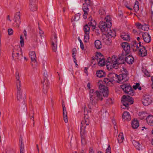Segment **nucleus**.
Listing matches in <instances>:
<instances>
[{"label": "nucleus", "instance_id": "nucleus-7", "mask_svg": "<svg viewBox=\"0 0 153 153\" xmlns=\"http://www.w3.org/2000/svg\"><path fill=\"white\" fill-rule=\"evenodd\" d=\"M42 83L43 84V92L44 94H46L47 93L49 88V83L48 79L46 77L42 81Z\"/></svg>", "mask_w": 153, "mask_h": 153}, {"label": "nucleus", "instance_id": "nucleus-21", "mask_svg": "<svg viewBox=\"0 0 153 153\" xmlns=\"http://www.w3.org/2000/svg\"><path fill=\"white\" fill-rule=\"evenodd\" d=\"M125 58V61L129 64H132L134 61V58L131 55H129Z\"/></svg>", "mask_w": 153, "mask_h": 153}, {"label": "nucleus", "instance_id": "nucleus-60", "mask_svg": "<svg viewBox=\"0 0 153 153\" xmlns=\"http://www.w3.org/2000/svg\"><path fill=\"white\" fill-rule=\"evenodd\" d=\"M23 33H24V35L25 37V39H27V31H26V30H24V31H23Z\"/></svg>", "mask_w": 153, "mask_h": 153}, {"label": "nucleus", "instance_id": "nucleus-34", "mask_svg": "<svg viewBox=\"0 0 153 153\" xmlns=\"http://www.w3.org/2000/svg\"><path fill=\"white\" fill-rule=\"evenodd\" d=\"M134 9L136 12L139 10V2L137 1H136L134 6Z\"/></svg>", "mask_w": 153, "mask_h": 153}, {"label": "nucleus", "instance_id": "nucleus-26", "mask_svg": "<svg viewBox=\"0 0 153 153\" xmlns=\"http://www.w3.org/2000/svg\"><path fill=\"white\" fill-rule=\"evenodd\" d=\"M98 65L100 66H103L105 65V59L104 57L98 59Z\"/></svg>", "mask_w": 153, "mask_h": 153}, {"label": "nucleus", "instance_id": "nucleus-59", "mask_svg": "<svg viewBox=\"0 0 153 153\" xmlns=\"http://www.w3.org/2000/svg\"><path fill=\"white\" fill-rule=\"evenodd\" d=\"M89 153H94V151L93 150V149L90 147L89 150Z\"/></svg>", "mask_w": 153, "mask_h": 153}, {"label": "nucleus", "instance_id": "nucleus-10", "mask_svg": "<svg viewBox=\"0 0 153 153\" xmlns=\"http://www.w3.org/2000/svg\"><path fill=\"white\" fill-rule=\"evenodd\" d=\"M152 100V98L151 96L149 95H146L142 100V102L143 105L147 106L151 104Z\"/></svg>", "mask_w": 153, "mask_h": 153}, {"label": "nucleus", "instance_id": "nucleus-58", "mask_svg": "<svg viewBox=\"0 0 153 153\" xmlns=\"http://www.w3.org/2000/svg\"><path fill=\"white\" fill-rule=\"evenodd\" d=\"M63 119L64 122L65 123H67L68 122L67 116L63 117Z\"/></svg>", "mask_w": 153, "mask_h": 153}, {"label": "nucleus", "instance_id": "nucleus-46", "mask_svg": "<svg viewBox=\"0 0 153 153\" xmlns=\"http://www.w3.org/2000/svg\"><path fill=\"white\" fill-rule=\"evenodd\" d=\"M39 33L40 35V36L42 37V35H44V31L41 29L39 27Z\"/></svg>", "mask_w": 153, "mask_h": 153}, {"label": "nucleus", "instance_id": "nucleus-36", "mask_svg": "<svg viewBox=\"0 0 153 153\" xmlns=\"http://www.w3.org/2000/svg\"><path fill=\"white\" fill-rule=\"evenodd\" d=\"M19 140L21 142V146L20 148V153H23L24 145L23 144V139L21 138Z\"/></svg>", "mask_w": 153, "mask_h": 153}, {"label": "nucleus", "instance_id": "nucleus-1", "mask_svg": "<svg viewBox=\"0 0 153 153\" xmlns=\"http://www.w3.org/2000/svg\"><path fill=\"white\" fill-rule=\"evenodd\" d=\"M102 81H100L98 83L100 92L94 89H91L90 91V102L93 105L97 103L99 100H102V95L104 97H106L108 95V88L102 85Z\"/></svg>", "mask_w": 153, "mask_h": 153}, {"label": "nucleus", "instance_id": "nucleus-18", "mask_svg": "<svg viewBox=\"0 0 153 153\" xmlns=\"http://www.w3.org/2000/svg\"><path fill=\"white\" fill-rule=\"evenodd\" d=\"M122 117L124 121H129L131 119V117L130 114L127 111H125L123 114Z\"/></svg>", "mask_w": 153, "mask_h": 153}, {"label": "nucleus", "instance_id": "nucleus-13", "mask_svg": "<svg viewBox=\"0 0 153 153\" xmlns=\"http://www.w3.org/2000/svg\"><path fill=\"white\" fill-rule=\"evenodd\" d=\"M13 20L16 23V26L19 27V24L21 23L20 13V12H18L16 13L15 15Z\"/></svg>", "mask_w": 153, "mask_h": 153}, {"label": "nucleus", "instance_id": "nucleus-49", "mask_svg": "<svg viewBox=\"0 0 153 153\" xmlns=\"http://www.w3.org/2000/svg\"><path fill=\"white\" fill-rule=\"evenodd\" d=\"M145 114L144 113H139V116H140V119H144V117L145 116L144 115Z\"/></svg>", "mask_w": 153, "mask_h": 153}, {"label": "nucleus", "instance_id": "nucleus-41", "mask_svg": "<svg viewBox=\"0 0 153 153\" xmlns=\"http://www.w3.org/2000/svg\"><path fill=\"white\" fill-rule=\"evenodd\" d=\"M89 34H85V35L84 37V42H88L89 41Z\"/></svg>", "mask_w": 153, "mask_h": 153}, {"label": "nucleus", "instance_id": "nucleus-47", "mask_svg": "<svg viewBox=\"0 0 153 153\" xmlns=\"http://www.w3.org/2000/svg\"><path fill=\"white\" fill-rule=\"evenodd\" d=\"M104 82L105 83H108L109 82H111V81L110 78H105L104 79Z\"/></svg>", "mask_w": 153, "mask_h": 153}, {"label": "nucleus", "instance_id": "nucleus-52", "mask_svg": "<svg viewBox=\"0 0 153 153\" xmlns=\"http://www.w3.org/2000/svg\"><path fill=\"white\" fill-rule=\"evenodd\" d=\"M63 117L67 116L66 109L65 108L63 109Z\"/></svg>", "mask_w": 153, "mask_h": 153}, {"label": "nucleus", "instance_id": "nucleus-6", "mask_svg": "<svg viewBox=\"0 0 153 153\" xmlns=\"http://www.w3.org/2000/svg\"><path fill=\"white\" fill-rule=\"evenodd\" d=\"M21 49L20 48H14L13 51L12 55V57L13 59H14L15 57H16V58L19 59L20 60L22 59L23 57V55L22 53H21V54L20 56L19 55V51H21Z\"/></svg>", "mask_w": 153, "mask_h": 153}, {"label": "nucleus", "instance_id": "nucleus-45", "mask_svg": "<svg viewBox=\"0 0 153 153\" xmlns=\"http://www.w3.org/2000/svg\"><path fill=\"white\" fill-rule=\"evenodd\" d=\"M16 89L17 90V92H21L22 90V86L21 85H16Z\"/></svg>", "mask_w": 153, "mask_h": 153}, {"label": "nucleus", "instance_id": "nucleus-53", "mask_svg": "<svg viewBox=\"0 0 153 153\" xmlns=\"http://www.w3.org/2000/svg\"><path fill=\"white\" fill-rule=\"evenodd\" d=\"M148 27L147 26L146 24H145L142 25L141 29L145 31L147 30Z\"/></svg>", "mask_w": 153, "mask_h": 153}, {"label": "nucleus", "instance_id": "nucleus-31", "mask_svg": "<svg viewBox=\"0 0 153 153\" xmlns=\"http://www.w3.org/2000/svg\"><path fill=\"white\" fill-rule=\"evenodd\" d=\"M124 140V137L123 134L122 132H120L118 136L117 140L118 142L119 143H122Z\"/></svg>", "mask_w": 153, "mask_h": 153}, {"label": "nucleus", "instance_id": "nucleus-8", "mask_svg": "<svg viewBox=\"0 0 153 153\" xmlns=\"http://www.w3.org/2000/svg\"><path fill=\"white\" fill-rule=\"evenodd\" d=\"M130 95H128L127 96L124 95L123 96L122 99V102H124L129 104H132L133 103V99L130 97Z\"/></svg>", "mask_w": 153, "mask_h": 153}, {"label": "nucleus", "instance_id": "nucleus-9", "mask_svg": "<svg viewBox=\"0 0 153 153\" xmlns=\"http://www.w3.org/2000/svg\"><path fill=\"white\" fill-rule=\"evenodd\" d=\"M29 56L31 59V64L32 67H35L37 64L36 57L35 51H31L29 53Z\"/></svg>", "mask_w": 153, "mask_h": 153}, {"label": "nucleus", "instance_id": "nucleus-55", "mask_svg": "<svg viewBox=\"0 0 153 153\" xmlns=\"http://www.w3.org/2000/svg\"><path fill=\"white\" fill-rule=\"evenodd\" d=\"M99 13L101 15H103L105 14V10L103 9H101L99 11Z\"/></svg>", "mask_w": 153, "mask_h": 153}, {"label": "nucleus", "instance_id": "nucleus-63", "mask_svg": "<svg viewBox=\"0 0 153 153\" xmlns=\"http://www.w3.org/2000/svg\"><path fill=\"white\" fill-rule=\"evenodd\" d=\"M85 3L89 4L90 3V0H85Z\"/></svg>", "mask_w": 153, "mask_h": 153}, {"label": "nucleus", "instance_id": "nucleus-48", "mask_svg": "<svg viewBox=\"0 0 153 153\" xmlns=\"http://www.w3.org/2000/svg\"><path fill=\"white\" fill-rule=\"evenodd\" d=\"M20 44L21 47H23L24 45V40L22 35L20 36Z\"/></svg>", "mask_w": 153, "mask_h": 153}, {"label": "nucleus", "instance_id": "nucleus-29", "mask_svg": "<svg viewBox=\"0 0 153 153\" xmlns=\"http://www.w3.org/2000/svg\"><path fill=\"white\" fill-rule=\"evenodd\" d=\"M95 46L97 49H99L102 48L101 42L99 40H97L95 42Z\"/></svg>", "mask_w": 153, "mask_h": 153}, {"label": "nucleus", "instance_id": "nucleus-14", "mask_svg": "<svg viewBox=\"0 0 153 153\" xmlns=\"http://www.w3.org/2000/svg\"><path fill=\"white\" fill-rule=\"evenodd\" d=\"M141 35L144 41L147 43H149L151 41V37L149 34L146 32L142 33Z\"/></svg>", "mask_w": 153, "mask_h": 153}, {"label": "nucleus", "instance_id": "nucleus-2", "mask_svg": "<svg viewBox=\"0 0 153 153\" xmlns=\"http://www.w3.org/2000/svg\"><path fill=\"white\" fill-rule=\"evenodd\" d=\"M88 111L85 108L84 110V119L85 120L82 121L81 123L80 134L81 138V142L82 145H85L86 144V140L85 139L86 132L85 128L86 125L89 124V120L88 119Z\"/></svg>", "mask_w": 153, "mask_h": 153}, {"label": "nucleus", "instance_id": "nucleus-44", "mask_svg": "<svg viewBox=\"0 0 153 153\" xmlns=\"http://www.w3.org/2000/svg\"><path fill=\"white\" fill-rule=\"evenodd\" d=\"M96 56L97 57L96 58V59L97 61H98V59L101 58V57H104L102 54L100 53H97Z\"/></svg>", "mask_w": 153, "mask_h": 153}, {"label": "nucleus", "instance_id": "nucleus-4", "mask_svg": "<svg viewBox=\"0 0 153 153\" xmlns=\"http://www.w3.org/2000/svg\"><path fill=\"white\" fill-rule=\"evenodd\" d=\"M105 22L101 21L99 24V27L102 32H105L106 28H110L112 25L109 16H107L106 17H105Z\"/></svg>", "mask_w": 153, "mask_h": 153}, {"label": "nucleus", "instance_id": "nucleus-23", "mask_svg": "<svg viewBox=\"0 0 153 153\" xmlns=\"http://www.w3.org/2000/svg\"><path fill=\"white\" fill-rule=\"evenodd\" d=\"M110 63L112 67L115 69H117L118 68L119 64L115 59H112Z\"/></svg>", "mask_w": 153, "mask_h": 153}, {"label": "nucleus", "instance_id": "nucleus-27", "mask_svg": "<svg viewBox=\"0 0 153 153\" xmlns=\"http://www.w3.org/2000/svg\"><path fill=\"white\" fill-rule=\"evenodd\" d=\"M121 37L124 40L128 41L130 40V37L129 35L126 33H122L121 35Z\"/></svg>", "mask_w": 153, "mask_h": 153}, {"label": "nucleus", "instance_id": "nucleus-64", "mask_svg": "<svg viewBox=\"0 0 153 153\" xmlns=\"http://www.w3.org/2000/svg\"><path fill=\"white\" fill-rule=\"evenodd\" d=\"M52 42H54L55 43H57V39H53Z\"/></svg>", "mask_w": 153, "mask_h": 153}, {"label": "nucleus", "instance_id": "nucleus-57", "mask_svg": "<svg viewBox=\"0 0 153 153\" xmlns=\"http://www.w3.org/2000/svg\"><path fill=\"white\" fill-rule=\"evenodd\" d=\"M96 59V57H92V59L91 61V62L92 64L95 65L96 63L94 62V60Z\"/></svg>", "mask_w": 153, "mask_h": 153}, {"label": "nucleus", "instance_id": "nucleus-16", "mask_svg": "<svg viewBox=\"0 0 153 153\" xmlns=\"http://www.w3.org/2000/svg\"><path fill=\"white\" fill-rule=\"evenodd\" d=\"M125 56L126 55L122 54H119L118 58L116 59L119 65L124 64L125 63V61L124 60V58H125Z\"/></svg>", "mask_w": 153, "mask_h": 153}, {"label": "nucleus", "instance_id": "nucleus-19", "mask_svg": "<svg viewBox=\"0 0 153 153\" xmlns=\"http://www.w3.org/2000/svg\"><path fill=\"white\" fill-rule=\"evenodd\" d=\"M96 75L97 76L100 78L105 77L106 75L105 72L102 70H97L96 72Z\"/></svg>", "mask_w": 153, "mask_h": 153}, {"label": "nucleus", "instance_id": "nucleus-33", "mask_svg": "<svg viewBox=\"0 0 153 153\" xmlns=\"http://www.w3.org/2000/svg\"><path fill=\"white\" fill-rule=\"evenodd\" d=\"M124 71L126 72L125 73H122L120 74L122 76L123 79V81L125 82L128 80V73L126 72V70H124Z\"/></svg>", "mask_w": 153, "mask_h": 153}, {"label": "nucleus", "instance_id": "nucleus-15", "mask_svg": "<svg viewBox=\"0 0 153 153\" xmlns=\"http://www.w3.org/2000/svg\"><path fill=\"white\" fill-rule=\"evenodd\" d=\"M88 5L87 3H84L83 4L82 9L84 12V13L83 15V17L84 19L87 18V15L88 12Z\"/></svg>", "mask_w": 153, "mask_h": 153}, {"label": "nucleus", "instance_id": "nucleus-24", "mask_svg": "<svg viewBox=\"0 0 153 153\" xmlns=\"http://www.w3.org/2000/svg\"><path fill=\"white\" fill-rule=\"evenodd\" d=\"M132 143L135 147L138 150H140L142 149V145L138 141L133 140Z\"/></svg>", "mask_w": 153, "mask_h": 153}, {"label": "nucleus", "instance_id": "nucleus-3", "mask_svg": "<svg viewBox=\"0 0 153 153\" xmlns=\"http://www.w3.org/2000/svg\"><path fill=\"white\" fill-rule=\"evenodd\" d=\"M131 48L134 51H138L139 55L141 56H146L147 54V52L145 47L141 46V42H140L138 44L136 42H134L131 44Z\"/></svg>", "mask_w": 153, "mask_h": 153}, {"label": "nucleus", "instance_id": "nucleus-37", "mask_svg": "<svg viewBox=\"0 0 153 153\" xmlns=\"http://www.w3.org/2000/svg\"><path fill=\"white\" fill-rule=\"evenodd\" d=\"M80 14L79 13H78L76 14L74 16V19H71V21L72 22L74 21H77L80 18Z\"/></svg>", "mask_w": 153, "mask_h": 153}, {"label": "nucleus", "instance_id": "nucleus-30", "mask_svg": "<svg viewBox=\"0 0 153 153\" xmlns=\"http://www.w3.org/2000/svg\"><path fill=\"white\" fill-rule=\"evenodd\" d=\"M131 125L133 128H137L139 126L138 121L137 120H134L132 122Z\"/></svg>", "mask_w": 153, "mask_h": 153}, {"label": "nucleus", "instance_id": "nucleus-39", "mask_svg": "<svg viewBox=\"0 0 153 153\" xmlns=\"http://www.w3.org/2000/svg\"><path fill=\"white\" fill-rule=\"evenodd\" d=\"M123 105H121V108L123 109H128L129 104H127L124 102H122Z\"/></svg>", "mask_w": 153, "mask_h": 153}, {"label": "nucleus", "instance_id": "nucleus-28", "mask_svg": "<svg viewBox=\"0 0 153 153\" xmlns=\"http://www.w3.org/2000/svg\"><path fill=\"white\" fill-rule=\"evenodd\" d=\"M107 33L110 37H114L115 35V32L114 30H111L110 29L107 30Z\"/></svg>", "mask_w": 153, "mask_h": 153}, {"label": "nucleus", "instance_id": "nucleus-42", "mask_svg": "<svg viewBox=\"0 0 153 153\" xmlns=\"http://www.w3.org/2000/svg\"><path fill=\"white\" fill-rule=\"evenodd\" d=\"M133 88L135 90H136L137 88L139 90H140L141 89V88L140 86V84L139 83H137L135 85L133 86Z\"/></svg>", "mask_w": 153, "mask_h": 153}, {"label": "nucleus", "instance_id": "nucleus-11", "mask_svg": "<svg viewBox=\"0 0 153 153\" xmlns=\"http://www.w3.org/2000/svg\"><path fill=\"white\" fill-rule=\"evenodd\" d=\"M122 46L123 49L121 54L125 55L128 54L130 50V47L129 44L126 42H124L122 44Z\"/></svg>", "mask_w": 153, "mask_h": 153}, {"label": "nucleus", "instance_id": "nucleus-38", "mask_svg": "<svg viewBox=\"0 0 153 153\" xmlns=\"http://www.w3.org/2000/svg\"><path fill=\"white\" fill-rule=\"evenodd\" d=\"M117 79L118 80V81H117V82L119 83H123L124 82L123 81V79L122 76L120 74L119 76L117 75Z\"/></svg>", "mask_w": 153, "mask_h": 153}, {"label": "nucleus", "instance_id": "nucleus-51", "mask_svg": "<svg viewBox=\"0 0 153 153\" xmlns=\"http://www.w3.org/2000/svg\"><path fill=\"white\" fill-rule=\"evenodd\" d=\"M135 25L139 29H141L143 25H142L139 22H137L136 23Z\"/></svg>", "mask_w": 153, "mask_h": 153}, {"label": "nucleus", "instance_id": "nucleus-32", "mask_svg": "<svg viewBox=\"0 0 153 153\" xmlns=\"http://www.w3.org/2000/svg\"><path fill=\"white\" fill-rule=\"evenodd\" d=\"M90 27L88 26V25H86L84 26L83 29L85 34H88L89 33Z\"/></svg>", "mask_w": 153, "mask_h": 153}, {"label": "nucleus", "instance_id": "nucleus-61", "mask_svg": "<svg viewBox=\"0 0 153 153\" xmlns=\"http://www.w3.org/2000/svg\"><path fill=\"white\" fill-rule=\"evenodd\" d=\"M80 47L81 49L83 50L84 49V45L83 44V43H80Z\"/></svg>", "mask_w": 153, "mask_h": 153}, {"label": "nucleus", "instance_id": "nucleus-43", "mask_svg": "<svg viewBox=\"0 0 153 153\" xmlns=\"http://www.w3.org/2000/svg\"><path fill=\"white\" fill-rule=\"evenodd\" d=\"M142 71L144 74L147 76H150V75L147 70L143 68Z\"/></svg>", "mask_w": 153, "mask_h": 153}, {"label": "nucleus", "instance_id": "nucleus-12", "mask_svg": "<svg viewBox=\"0 0 153 153\" xmlns=\"http://www.w3.org/2000/svg\"><path fill=\"white\" fill-rule=\"evenodd\" d=\"M36 0H30L29 5V8L30 10L32 11H35L37 9V7L36 4Z\"/></svg>", "mask_w": 153, "mask_h": 153}, {"label": "nucleus", "instance_id": "nucleus-35", "mask_svg": "<svg viewBox=\"0 0 153 153\" xmlns=\"http://www.w3.org/2000/svg\"><path fill=\"white\" fill-rule=\"evenodd\" d=\"M88 26L90 27L92 26L94 29L96 26V22L94 20H91V21L88 23Z\"/></svg>", "mask_w": 153, "mask_h": 153}, {"label": "nucleus", "instance_id": "nucleus-17", "mask_svg": "<svg viewBox=\"0 0 153 153\" xmlns=\"http://www.w3.org/2000/svg\"><path fill=\"white\" fill-rule=\"evenodd\" d=\"M15 76L16 79V85H21V81L19 75V73L18 71H16L15 72Z\"/></svg>", "mask_w": 153, "mask_h": 153}, {"label": "nucleus", "instance_id": "nucleus-25", "mask_svg": "<svg viewBox=\"0 0 153 153\" xmlns=\"http://www.w3.org/2000/svg\"><path fill=\"white\" fill-rule=\"evenodd\" d=\"M17 99L18 100L20 101H24L25 100V96L23 97L22 95V91L17 92Z\"/></svg>", "mask_w": 153, "mask_h": 153}, {"label": "nucleus", "instance_id": "nucleus-40", "mask_svg": "<svg viewBox=\"0 0 153 153\" xmlns=\"http://www.w3.org/2000/svg\"><path fill=\"white\" fill-rule=\"evenodd\" d=\"M52 49L53 51L56 52L57 50V43H55L54 42H52Z\"/></svg>", "mask_w": 153, "mask_h": 153}, {"label": "nucleus", "instance_id": "nucleus-5", "mask_svg": "<svg viewBox=\"0 0 153 153\" xmlns=\"http://www.w3.org/2000/svg\"><path fill=\"white\" fill-rule=\"evenodd\" d=\"M120 87L125 93H126L131 96H133L134 95V93L133 89L129 85L123 84L120 85Z\"/></svg>", "mask_w": 153, "mask_h": 153}, {"label": "nucleus", "instance_id": "nucleus-20", "mask_svg": "<svg viewBox=\"0 0 153 153\" xmlns=\"http://www.w3.org/2000/svg\"><path fill=\"white\" fill-rule=\"evenodd\" d=\"M108 77L110 78L112 82L113 81H117V75L114 73H110L108 75Z\"/></svg>", "mask_w": 153, "mask_h": 153}, {"label": "nucleus", "instance_id": "nucleus-50", "mask_svg": "<svg viewBox=\"0 0 153 153\" xmlns=\"http://www.w3.org/2000/svg\"><path fill=\"white\" fill-rule=\"evenodd\" d=\"M105 153H111V149L110 145H108V148L106 150Z\"/></svg>", "mask_w": 153, "mask_h": 153}, {"label": "nucleus", "instance_id": "nucleus-56", "mask_svg": "<svg viewBox=\"0 0 153 153\" xmlns=\"http://www.w3.org/2000/svg\"><path fill=\"white\" fill-rule=\"evenodd\" d=\"M13 31L12 29L10 28V29H9L8 30V34L9 35H12V34H13Z\"/></svg>", "mask_w": 153, "mask_h": 153}, {"label": "nucleus", "instance_id": "nucleus-22", "mask_svg": "<svg viewBox=\"0 0 153 153\" xmlns=\"http://www.w3.org/2000/svg\"><path fill=\"white\" fill-rule=\"evenodd\" d=\"M146 121L148 124L151 126H153V116L149 115L146 118Z\"/></svg>", "mask_w": 153, "mask_h": 153}, {"label": "nucleus", "instance_id": "nucleus-54", "mask_svg": "<svg viewBox=\"0 0 153 153\" xmlns=\"http://www.w3.org/2000/svg\"><path fill=\"white\" fill-rule=\"evenodd\" d=\"M76 50L75 48L73 49L72 51V54L73 56H76Z\"/></svg>", "mask_w": 153, "mask_h": 153}, {"label": "nucleus", "instance_id": "nucleus-62", "mask_svg": "<svg viewBox=\"0 0 153 153\" xmlns=\"http://www.w3.org/2000/svg\"><path fill=\"white\" fill-rule=\"evenodd\" d=\"M75 56H75V55L73 56V60H74V63H76V59Z\"/></svg>", "mask_w": 153, "mask_h": 153}]
</instances>
